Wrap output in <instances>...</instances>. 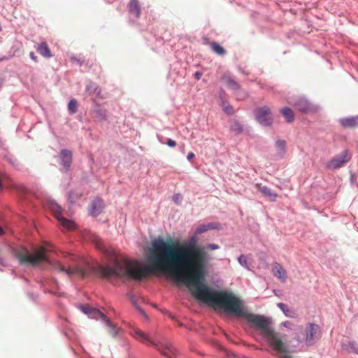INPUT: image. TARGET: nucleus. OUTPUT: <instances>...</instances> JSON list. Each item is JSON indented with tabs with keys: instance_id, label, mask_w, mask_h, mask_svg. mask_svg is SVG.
Instances as JSON below:
<instances>
[{
	"instance_id": "obj_27",
	"label": "nucleus",
	"mask_w": 358,
	"mask_h": 358,
	"mask_svg": "<svg viewBox=\"0 0 358 358\" xmlns=\"http://www.w3.org/2000/svg\"><path fill=\"white\" fill-rule=\"evenodd\" d=\"M275 146L280 152H284L286 147V142L284 140H278L275 142Z\"/></svg>"
},
{
	"instance_id": "obj_21",
	"label": "nucleus",
	"mask_w": 358,
	"mask_h": 358,
	"mask_svg": "<svg viewBox=\"0 0 358 358\" xmlns=\"http://www.w3.org/2000/svg\"><path fill=\"white\" fill-rule=\"evenodd\" d=\"M297 109L301 112L306 113L310 109V106L306 100H299L296 103Z\"/></svg>"
},
{
	"instance_id": "obj_13",
	"label": "nucleus",
	"mask_w": 358,
	"mask_h": 358,
	"mask_svg": "<svg viewBox=\"0 0 358 358\" xmlns=\"http://www.w3.org/2000/svg\"><path fill=\"white\" fill-rule=\"evenodd\" d=\"M272 272H273V274L274 276L280 279L282 282L285 281L286 278H287L286 272L280 264L275 262L273 264Z\"/></svg>"
},
{
	"instance_id": "obj_5",
	"label": "nucleus",
	"mask_w": 358,
	"mask_h": 358,
	"mask_svg": "<svg viewBox=\"0 0 358 358\" xmlns=\"http://www.w3.org/2000/svg\"><path fill=\"white\" fill-rule=\"evenodd\" d=\"M131 334L139 342L154 346L162 355L169 358H172V356L176 354V350L171 343L166 341H155L139 329H134Z\"/></svg>"
},
{
	"instance_id": "obj_28",
	"label": "nucleus",
	"mask_w": 358,
	"mask_h": 358,
	"mask_svg": "<svg viewBox=\"0 0 358 358\" xmlns=\"http://www.w3.org/2000/svg\"><path fill=\"white\" fill-rule=\"evenodd\" d=\"M238 262L240 263L241 265H242L243 266H244L245 268H248V260H247L246 256H245L243 255H241L238 257Z\"/></svg>"
},
{
	"instance_id": "obj_8",
	"label": "nucleus",
	"mask_w": 358,
	"mask_h": 358,
	"mask_svg": "<svg viewBox=\"0 0 358 358\" xmlns=\"http://www.w3.org/2000/svg\"><path fill=\"white\" fill-rule=\"evenodd\" d=\"M256 120L264 126H270L273 123V117L271 109L268 106H263L255 110Z\"/></svg>"
},
{
	"instance_id": "obj_26",
	"label": "nucleus",
	"mask_w": 358,
	"mask_h": 358,
	"mask_svg": "<svg viewBox=\"0 0 358 358\" xmlns=\"http://www.w3.org/2000/svg\"><path fill=\"white\" fill-rule=\"evenodd\" d=\"M80 196H82V194L81 193H77V192H71L69 193L68 199H69V201L70 203H74L76 199L80 198Z\"/></svg>"
},
{
	"instance_id": "obj_34",
	"label": "nucleus",
	"mask_w": 358,
	"mask_h": 358,
	"mask_svg": "<svg viewBox=\"0 0 358 358\" xmlns=\"http://www.w3.org/2000/svg\"><path fill=\"white\" fill-rule=\"evenodd\" d=\"M219 248V246L216 244H209L208 245V248L210 249V250H216Z\"/></svg>"
},
{
	"instance_id": "obj_20",
	"label": "nucleus",
	"mask_w": 358,
	"mask_h": 358,
	"mask_svg": "<svg viewBox=\"0 0 358 358\" xmlns=\"http://www.w3.org/2000/svg\"><path fill=\"white\" fill-rule=\"evenodd\" d=\"M210 46L211 47L213 51L219 55H224L226 53V50L223 47H222L219 43L217 42H210L209 43Z\"/></svg>"
},
{
	"instance_id": "obj_2",
	"label": "nucleus",
	"mask_w": 358,
	"mask_h": 358,
	"mask_svg": "<svg viewBox=\"0 0 358 358\" xmlns=\"http://www.w3.org/2000/svg\"><path fill=\"white\" fill-rule=\"evenodd\" d=\"M204 270L203 268L201 275L196 280H192V273L190 270L173 271L166 273L177 281L182 282L188 286L194 285L192 291L193 296L198 300L205 303L215 305L224 311L229 313L237 296L231 293L220 291L213 292L207 286L202 284L204 278Z\"/></svg>"
},
{
	"instance_id": "obj_35",
	"label": "nucleus",
	"mask_w": 358,
	"mask_h": 358,
	"mask_svg": "<svg viewBox=\"0 0 358 358\" xmlns=\"http://www.w3.org/2000/svg\"><path fill=\"white\" fill-rule=\"evenodd\" d=\"M202 76V73L201 72H199V71H196L195 73H194V78L196 79V80H200Z\"/></svg>"
},
{
	"instance_id": "obj_36",
	"label": "nucleus",
	"mask_w": 358,
	"mask_h": 358,
	"mask_svg": "<svg viewBox=\"0 0 358 358\" xmlns=\"http://www.w3.org/2000/svg\"><path fill=\"white\" fill-rule=\"evenodd\" d=\"M29 56L34 62H37V57L35 55L34 52H31Z\"/></svg>"
},
{
	"instance_id": "obj_12",
	"label": "nucleus",
	"mask_w": 358,
	"mask_h": 358,
	"mask_svg": "<svg viewBox=\"0 0 358 358\" xmlns=\"http://www.w3.org/2000/svg\"><path fill=\"white\" fill-rule=\"evenodd\" d=\"M255 187L263 194V196L267 197L271 201H274L278 196L276 193L273 192L269 187L266 186H262L261 184L257 183Z\"/></svg>"
},
{
	"instance_id": "obj_10",
	"label": "nucleus",
	"mask_w": 358,
	"mask_h": 358,
	"mask_svg": "<svg viewBox=\"0 0 358 358\" xmlns=\"http://www.w3.org/2000/svg\"><path fill=\"white\" fill-rule=\"evenodd\" d=\"M320 336V327L317 324L308 323L306 329V343L312 345L313 341Z\"/></svg>"
},
{
	"instance_id": "obj_31",
	"label": "nucleus",
	"mask_w": 358,
	"mask_h": 358,
	"mask_svg": "<svg viewBox=\"0 0 358 358\" xmlns=\"http://www.w3.org/2000/svg\"><path fill=\"white\" fill-rule=\"evenodd\" d=\"M8 177L7 176L6 174H4V173H0V188L2 187V183L3 182H4L5 180H8Z\"/></svg>"
},
{
	"instance_id": "obj_17",
	"label": "nucleus",
	"mask_w": 358,
	"mask_h": 358,
	"mask_svg": "<svg viewBox=\"0 0 358 358\" xmlns=\"http://www.w3.org/2000/svg\"><path fill=\"white\" fill-rule=\"evenodd\" d=\"M55 217L64 228L69 230H71L75 228L76 225L74 222L70 220L63 217L59 212L55 213Z\"/></svg>"
},
{
	"instance_id": "obj_1",
	"label": "nucleus",
	"mask_w": 358,
	"mask_h": 358,
	"mask_svg": "<svg viewBox=\"0 0 358 358\" xmlns=\"http://www.w3.org/2000/svg\"><path fill=\"white\" fill-rule=\"evenodd\" d=\"M197 235L192 236L187 243H180L172 241L157 239L152 243L150 256V266H143L137 260H130L124 257H117L113 251L108 250L103 241L96 235H93L92 241L96 248L111 257L113 265L91 266L86 263L83 267L76 266L66 268L59 262L55 264V268L65 273L68 276L84 278L96 275L103 278L117 276L140 281L155 271L164 273L173 271L190 270L192 280L201 275L203 268L207 262V252L203 248L196 246Z\"/></svg>"
},
{
	"instance_id": "obj_9",
	"label": "nucleus",
	"mask_w": 358,
	"mask_h": 358,
	"mask_svg": "<svg viewBox=\"0 0 358 358\" xmlns=\"http://www.w3.org/2000/svg\"><path fill=\"white\" fill-rule=\"evenodd\" d=\"M350 159V157L348 151H343L340 155L331 159L327 164V167L332 169L340 168Z\"/></svg>"
},
{
	"instance_id": "obj_25",
	"label": "nucleus",
	"mask_w": 358,
	"mask_h": 358,
	"mask_svg": "<svg viewBox=\"0 0 358 358\" xmlns=\"http://www.w3.org/2000/svg\"><path fill=\"white\" fill-rule=\"evenodd\" d=\"M68 108L71 113H75L77 111V101L75 99H72L69 101Z\"/></svg>"
},
{
	"instance_id": "obj_6",
	"label": "nucleus",
	"mask_w": 358,
	"mask_h": 358,
	"mask_svg": "<svg viewBox=\"0 0 358 358\" xmlns=\"http://www.w3.org/2000/svg\"><path fill=\"white\" fill-rule=\"evenodd\" d=\"M83 312L94 317L96 320H101L108 327V331L112 336H115L119 331V328L114 324L103 313L99 310L92 308L90 307H85Z\"/></svg>"
},
{
	"instance_id": "obj_18",
	"label": "nucleus",
	"mask_w": 358,
	"mask_h": 358,
	"mask_svg": "<svg viewBox=\"0 0 358 358\" xmlns=\"http://www.w3.org/2000/svg\"><path fill=\"white\" fill-rule=\"evenodd\" d=\"M130 13L134 14L136 17L141 15V6L138 0H131L128 5Z\"/></svg>"
},
{
	"instance_id": "obj_32",
	"label": "nucleus",
	"mask_w": 358,
	"mask_h": 358,
	"mask_svg": "<svg viewBox=\"0 0 358 358\" xmlns=\"http://www.w3.org/2000/svg\"><path fill=\"white\" fill-rule=\"evenodd\" d=\"M166 143L169 147H175L176 145V141L171 138L168 139Z\"/></svg>"
},
{
	"instance_id": "obj_38",
	"label": "nucleus",
	"mask_w": 358,
	"mask_h": 358,
	"mask_svg": "<svg viewBox=\"0 0 358 358\" xmlns=\"http://www.w3.org/2000/svg\"><path fill=\"white\" fill-rule=\"evenodd\" d=\"M3 234V229L0 227V235H2Z\"/></svg>"
},
{
	"instance_id": "obj_29",
	"label": "nucleus",
	"mask_w": 358,
	"mask_h": 358,
	"mask_svg": "<svg viewBox=\"0 0 358 358\" xmlns=\"http://www.w3.org/2000/svg\"><path fill=\"white\" fill-rule=\"evenodd\" d=\"M173 200L174 201L175 203H176L177 205H179L180 204L182 200V196L180 194H175L173 196Z\"/></svg>"
},
{
	"instance_id": "obj_16",
	"label": "nucleus",
	"mask_w": 358,
	"mask_h": 358,
	"mask_svg": "<svg viewBox=\"0 0 358 358\" xmlns=\"http://www.w3.org/2000/svg\"><path fill=\"white\" fill-rule=\"evenodd\" d=\"M37 51L41 56L45 58H50L52 56L50 49L46 42H41L39 43L37 48Z\"/></svg>"
},
{
	"instance_id": "obj_33",
	"label": "nucleus",
	"mask_w": 358,
	"mask_h": 358,
	"mask_svg": "<svg viewBox=\"0 0 358 358\" xmlns=\"http://www.w3.org/2000/svg\"><path fill=\"white\" fill-rule=\"evenodd\" d=\"M224 358H235V355L232 352L225 351V356Z\"/></svg>"
},
{
	"instance_id": "obj_19",
	"label": "nucleus",
	"mask_w": 358,
	"mask_h": 358,
	"mask_svg": "<svg viewBox=\"0 0 358 358\" xmlns=\"http://www.w3.org/2000/svg\"><path fill=\"white\" fill-rule=\"evenodd\" d=\"M280 112L288 123H291L294 121V114L291 108L285 107L281 108Z\"/></svg>"
},
{
	"instance_id": "obj_22",
	"label": "nucleus",
	"mask_w": 358,
	"mask_h": 358,
	"mask_svg": "<svg viewBox=\"0 0 358 358\" xmlns=\"http://www.w3.org/2000/svg\"><path fill=\"white\" fill-rule=\"evenodd\" d=\"M215 228V227L213 223H210L208 224H201L196 229L195 234L196 235L201 234L209 229H213Z\"/></svg>"
},
{
	"instance_id": "obj_15",
	"label": "nucleus",
	"mask_w": 358,
	"mask_h": 358,
	"mask_svg": "<svg viewBox=\"0 0 358 358\" xmlns=\"http://www.w3.org/2000/svg\"><path fill=\"white\" fill-rule=\"evenodd\" d=\"M340 123L344 127H348V128L356 127L358 126V116L341 119Z\"/></svg>"
},
{
	"instance_id": "obj_23",
	"label": "nucleus",
	"mask_w": 358,
	"mask_h": 358,
	"mask_svg": "<svg viewBox=\"0 0 358 358\" xmlns=\"http://www.w3.org/2000/svg\"><path fill=\"white\" fill-rule=\"evenodd\" d=\"M277 306L287 317H293L294 311L289 308L286 304L283 303H278Z\"/></svg>"
},
{
	"instance_id": "obj_3",
	"label": "nucleus",
	"mask_w": 358,
	"mask_h": 358,
	"mask_svg": "<svg viewBox=\"0 0 358 358\" xmlns=\"http://www.w3.org/2000/svg\"><path fill=\"white\" fill-rule=\"evenodd\" d=\"M230 313L236 316L245 318L255 328L261 331V334L267 340L269 345L278 352L282 355L283 358H292L288 353L285 344L281 338L271 327V320L264 315L250 313L244 308L243 302L239 298H236L232 306Z\"/></svg>"
},
{
	"instance_id": "obj_4",
	"label": "nucleus",
	"mask_w": 358,
	"mask_h": 358,
	"mask_svg": "<svg viewBox=\"0 0 358 358\" xmlns=\"http://www.w3.org/2000/svg\"><path fill=\"white\" fill-rule=\"evenodd\" d=\"M15 255L21 264L36 266L42 262H49L48 249L44 246L35 248L33 252L24 247H19L15 249Z\"/></svg>"
},
{
	"instance_id": "obj_11",
	"label": "nucleus",
	"mask_w": 358,
	"mask_h": 358,
	"mask_svg": "<svg viewBox=\"0 0 358 358\" xmlns=\"http://www.w3.org/2000/svg\"><path fill=\"white\" fill-rule=\"evenodd\" d=\"M59 157L64 169L67 171L72 162V152L68 150H62L59 153Z\"/></svg>"
},
{
	"instance_id": "obj_7",
	"label": "nucleus",
	"mask_w": 358,
	"mask_h": 358,
	"mask_svg": "<svg viewBox=\"0 0 358 358\" xmlns=\"http://www.w3.org/2000/svg\"><path fill=\"white\" fill-rule=\"evenodd\" d=\"M221 80L229 89L236 92L237 99H243L247 97V93L241 90L240 84L229 73H224L222 75Z\"/></svg>"
},
{
	"instance_id": "obj_14",
	"label": "nucleus",
	"mask_w": 358,
	"mask_h": 358,
	"mask_svg": "<svg viewBox=\"0 0 358 358\" xmlns=\"http://www.w3.org/2000/svg\"><path fill=\"white\" fill-rule=\"evenodd\" d=\"M104 207L103 201L99 198L94 199L92 203L91 214L94 216L98 215Z\"/></svg>"
},
{
	"instance_id": "obj_37",
	"label": "nucleus",
	"mask_w": 358,
	"mask_h": 358,
	"mask_svg": "<svg viewBox=\"0 0 358 358\" xmlns=\"http://www.w3.org/2000/svg\"><path fill=\"white\" fill-rule=\"evenodd\" d=\"M195 157L194 154L193 152H189L187 156V159L188 160H191L194 157Z\"/></svg>"
},
{
	"instance_id": "obj_24",
	"label": "nucleus",
	"mask_w": 358,
	"mask_h": 358,
	"mask_svg": "<svg viewBox=\"0 0 358 358\" xmlns=\"http://www.w3.org/2000/svg\"><path fill=\"white\" fill-rule=\"evenodd\" d=\"M230 129L235 134H240L243 131V125L238 121H234L231 125Z\"/></svg>"
},
{
	"instance_id": "obj_30",
	"label": "nucleus",
	"mask_w": 358,
	"mask_h": 358,
	"mask_svg": "<svg viewBox=\"0 0 358 358\" xmlns=\"http://www.w3.org/2000/svg\"><path fill=\"white\" fill-rule=\"evenodd\" d=\"M224 111L227 114H232L234 113V109L232 106L228 105L226 106H224Z\"/></svg>"
}]
</instances>
